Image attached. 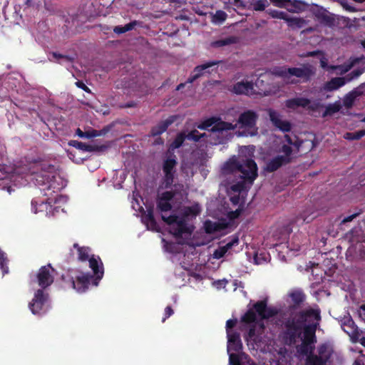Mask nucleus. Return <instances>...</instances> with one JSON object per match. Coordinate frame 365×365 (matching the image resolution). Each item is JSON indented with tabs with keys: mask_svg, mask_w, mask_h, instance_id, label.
<instances>
[{
	"mask_svg": "<svg viewBox=\"0 0 365 365\" xmlns=\"http://www.w3.org/2000/svg\"><path fill=\"white\" fill-rule=\"evenodd\" d=\"M342 329L352 339H359L362 332L360 331L350 316H346L341 321Z\"/></svg>",
	"mask_w": 365,
	"mask_h": 365,
	"instance_id": "nucleus-11",
	"label": "nucleus"
},
{
	"mask_svg": "<svg viewBox=\"0 0 365 365\" xmlns=\"http://www.w3.org/2000/svg\"><path fill=\"white\" fill-rule=\"evenodd\" d=\"M255 335V327H252V328H250V331H249V336L250 337H253Z\"/></svg>",
	"mask_w": 365,
	"mask_h": 365,
	"instance_id": "nucleus-60",
	"label": "nucleus"
},
{
	"mask_svg": "<svg viewBox=\"0 0 365 365\" xmlns=\"http://www.w3.org/2000/svg\"><path fill=\"white\" fill-rule=\"evenodd\" d=\"M173 311L170 307H167L165 308V314H166L167 317L171 316L173 314Z\"/></svg>",
	"mask_w": 365,
	"mask_h": 365,
	"instance_id": "nucleus-55",
	"label": "nucleus"
},
{
	"mask_svg": "<svg viewBox=\"0 0 365 365\" xmlns=\"http://www.w3.org/2000/svg\"><path fill=\"white\" fill-rule=\"evenodd\" d=\"M268 113L270 120L274 126L284 132L290 130L291 124L288 121L282 120L281 115L277 112L274 110L269 109Z\"/></svg>",
	"mask_w": 365,
	"mask_h": 365,
	"instance_id": "nucleus-15",
	"label": "nucleus"
},
{
	"mask_svg": "<svg viewBox=\"0 0 365 365\" xmlns=\"http://www.w3.org/2000/svg\"><path fill=\"white\" fill-rule=\"evenodd\" d=\"M215 125L211 128L212 132H227L234 130L237 128V123H232L222 120L221 118L215 117Z\"/></svg>",
	"mask_w": 365,
	"mask_h": 365,
	"instance_id": "nucleus-18",
	"label": "nucleus"
},
{
	"mask_svg": "<svg viewBox=\"0 0 365 365\" xmlns=\"http://www.w3.org/2000/svg\"><path fill=\"white\" fill-rule=\"evenodd\" d=\"M238 244V238L235 237L231 241L228 242L226 245L222 246L224 250H225V252H227L229 250H230L234 245Z\"/></svg>",
	"mask_w": 365,
	"mask_h": 365,
	"instance_id": "nucleus-44",
	"label": "nucleus"
},
{
	"mask_svg": "<svg viewBox=\"0 0 365 365\" xmlns=\"http://www.w3.org/2000/svg\"><path fill=\"white\" fill-rule=\"evenodd\" d=\"M204 227L207 233H214L215 232L219 231L222 229L220 224L207 220L204 224Z\"/></svg>",
	"mask_w": 365,
	"mask_h": 365,
	"instance_id": "nucleus-29",
	"label": "nucleus"
},
{
	"mask_svg": "<svg viewBox=\"0 0 365 365\" xmlns=\"http://www.w3.org/2000/svg\"><path fill=\"white\" fill-rule=\"evenodd\" d=\"M365 135V129L354 133H346L344 135V138L346 140H359Z\"/></svg>",
	"mask_w": 365,
	"mask_h": 365,
	"instance_id": "nucleus-33",
	"label": "nucleus"
},
{
	"mask_svg": "<svg viewBox=\"0 0 365 365\" xmlns=\"http://www.w3.org/2000/svg\"><path fill=\"white\" fill-rule=\"evenodd\" d=\"M289 296L295 304H300L304 300V294L299 290L292 292Z\"/></svg>",
	"mask_w": 365,
	"mask_h": 365,
	"instance_id": "nucleus-34",
	"label": "nucleus"
},
{
	"mask_svg": "<svg viewBox=\"0 0 365 365\" xmlns=\"http://www.w3.org/2000/svg\"><path fill=\"white\" fill-rule=\"evenodd\" d=\"M6 258L5 257V254L0 250V267L3 271V273L8 272V267L4 266V262H6Z\"/></svg>",
	"mask_w": 365,
	"mask_h": 365,
	"instance_id": "nucleus-42",
	"label": "nucleus"
},
{
	"mask_svg": "<svg viewBox=\"0 0 365 365\" xmlns=\"http://www.w3.org/2000/svg\"><path fill=\"white\" fill-rule=\"evenodd\" d=\"M237 43V38L235 36H228L222 38H220L216 41H213L210 43L212 48H217L225 46H227Z\"/></svg>",
	"mask_w": 365,
	"mask_h": 365,
	"instance_id": "nucleus-25",
	"label": "nucleus"
},
{
	"mask_svg": "<svg viewBox=\"0 0 365 365\" xmlns=\"http://www.w3.org/2000/svg\"><path fill=\"white\" fill-rule=\"evenodd\" d=\"M31 1H32V0H27V1H26V4H27V5H30V4H31Z\"/></svg>",
	"mask_w": 365,
	"mask_h": 365,
	"instance_id": "nucleus-63",
	"label": "nucleus"
},
{
	"mask_svg": "<svg viewBox=\"0 0 365 365\" xmlns=\"http://www.w3.org/2000/svg\"><path fill=\"white\" fill-rule=\"evenodd\" d=\"M258 325H259V327L260 329H263V324H262L259 323Z\"/></svg>",
	"mask_w": 365,
	"mask_h": 365,
	"instance_id": "nucleus-62",
	"label": "nucleus"
},
{
	"mask_svg": "<svg viewBox=\"0 0 365 365\" xmlns=\"http://www.w3.org/2000/svg\"><path fill=\"white\" fill-rule=\"evenodd\" d=\"M73 247L77 249L78 259L81 261L88 259L89 266L93 271L94 274L97 275V277L101 278L103 272L102 270V262L100 258H96L93 256L89 258L90 250L88 247H79L77 244H74Z\"/></svg>",
	"mask_w": 365,
	"mask_h": 365,
	"instance_id": "nucleus-8",
	"label": "nucleus"
},
{
	"mask_svg": "<svg viewBox=\"0 0 365 365\" xmlns=\"http://www.w3.org/2000/svg\"><path fill=\"white\" fill-rule=\"evenodd\" d=\"M320 319L319 311L309 309L304 312L295 314L286 323L284 340L287 344H292L297 339L302 344L297 346V352L307 356L314 355L312 351L315 341V331Z\"/></svg>",
	"mask_w": 365,
	"mask_h": 365,
	"instance_id": "nucleus-1",
	"label": "nucleus"
},
{
	"mask_svg": "<svg viewBox=\"0 0 365 365\" xmlns=\"http://www.w3.org/2000/svg\"><path fill=\"white\" fill-rule=\"evenodd\" d=\"M318 54H323V53L320 51H314L308 53L307 56H316Z\"/></svg>",
	"mask_w": 365,
	"mask_h": 365,
	"instance_id": "nucleus-58",
	"label": "nucleus"
},
{
	"mask_svg": "<svg viewBox=\"0 0 365 365\" xmlns=\"http://www.w3.org/2000/svg\"><path fill=\"white\" fill-rule=\"evenodd\" d=\"M362 345L365 346V334H361L360 338L358 339Z\"/></svg>",
	"mask_w": 365,
	"mask_h": 365,
	"instance_id": "nucleus-59",
	"label": "nucleus"
},
{
	"mask_svg": "<svg viewBox=\"0 0 365 365\" xmlns=\"http://www.w3.org/2000/svg\"><path fill=\"white\" fill-rule=\"evenodd\" d=\"M358 215V214H354V215H351L350 216H348L346 217H345L344 220H343V222H351L354 218H355L356 216Z\"/></svg>",
	"mask_w": 365,
	"mask_h": 365,
	"instance_id": "nucleus-53",
	"label": "nucleus"
},
{
	"mask_svg": "<svg viewBox=\"0 0 365 365\" xmlns=\"http://www.w3.org/2000/svg\"><path fill=\"white\" fill-rule=\"evenodd\" d=\"M286 140L289 145H284L282 147V152L283 155H279L276 156L275 158L270 160L267 165L266 170L269 172H272L278 169L280 166L284 164H286L290 160V155L292 154V150L290 146L292 144L291 138L287 135H285Z\"/></svg>",
	"mask_w": 365,
	"mask_h": 365,
	"instance_id": "nucleus-7",
	"label": "nucleus"
},
{
	"mask_svg": "<svg viewBox=\"0 0 365 365\" xmlns=\"http://www.w3.org/2000/svg\"><path fill=\"white\" fill-rule=\"evenodd\" d=\"M227 352L240 351L242 347L240 336L235 333H231L230 331H227Z\"/></svg>",
	"mask_w": 365,
	"mask_h": 365,
	"instance_id": "nucleus-22",
	"label": "nucleus"
},
{
	"mask_svg": "<svg viewBox=\"0 0 365 365\" xmlns=\"http://www.w3.org/2000/svg\"><path fill=\"white\" fill-rule=\"evenodd\" d=\"M320 65L323 68L330 69V66L327 65V59L324 56L320 58Z\"/></svg>",
	"mask_w": 365,
	"mask_h": 365,
	"instance_id": "nucleus-51",
	"label": "nucleus"
},
{
	"mask_svg": "<svg viewBox=\"0 0 365 365\" xmlns=\"http://www.w3.org/2000/svg\"><path fill=\"white\" fill-rule=\"evenodd\" d=\"M176 158L173 155H170L165 160L163 163V172L167 185L173 182L174 168L176 165Z\"/></svg>",
	"mask_w": 365,
	"mask_h": 365,
	"instance_id": "nucleus-13",
	"label": "nucleus"
},
{
	"mask_svg": "<svg viewBox=\"0 0 365 365\" xmlns=\"http://www.w3.org/2000/svg\"><path fill=\"white\" fill-rule=\"evenodd\" d=\"M232 91L236 94L252 96L255 94L254 84L249 81L238 82L233 86Z\"/></svg>",
	"mask_w": 365,
	"mask_h": 365,
	"instance_id": "nucleus-16",
	"label": "nucleus"
},
{
	"mask_svg": "<svg viewBox=\"0 0 365 365\" xmlns=\"http://www.w3.org/2000/svg\"><path fill=\"white\" fill-rule=\"evenodd\" d=\"M314 69L311 66H303L299 68L278 67L273 69L272 73L282 78L286 83H297V78L305 81L314 74Z\"/></svg>",
	"mask_w": 365,
	"mask_h": 365,
	"instance_id": "nucleus-4",
	"label": "nucleus"
},
{
	"mask_svg": "<svg viewBox=\"0 0 365 365\" xmlns=\"http://www.w3.org/2000/svg\"><path fill=\"white\" fill-rule=\"evenodd\" d=\"M341 106L340 103L336 102L332 104H329L326 107V110L323 113L322 116L325 117L327 115H331L340 110Z\"/></svg>",
	"mask_w": 365,
	"mask_h": 365,
	"instance_id": "nucleus-30",
	"label": "nucleus"
},
{
	"mask_svg": "<svg viewBox=\"0 0 365 365\" xmlns=\"http://www.w3.org/2000/svg\"><path fill=\"white\" fill-rule=\"evenodd\" d=\"M136 21L130 22L125 26H118L114 27L113 31L116 34H120L132 30L136 25Z\"/></svg>",
	"mask_w": 365,
	"mask_h": 365,
	"instance_id": "nucleus-32",
	"label": "nucleus"
},
{
	"mask_svg": "<svg viewBox=\"0 0 365 365\" xmlns=\"http://www.w3.org/2000/svg\"><path fill=\"white\" fill-rule=\"evenodd\" d=\"M354 65V62L352 61L349 63H345L341 66H330V69L331 70H337L338 74L342 75L348 72Z\"/></svg>",
	"mask_w": 365,
	"mask_h": 365,
	"instance_id": "nucleus-31",
	"label": "nucleus"
},
{
	"mask_svg": "<svg viewBox=\"0 0 365 365\" xmlns=\"http://www.w3.org/2000/svg\"><path fill=\"white\" fill-rule=\"evenodd\" d=\"M185 138H186V135L185 133H179L176 136L175 140L173 141V143L171 145L172 148L175 149V148H180L182 145Z\"/></svg>",
	"mask_w": 365,
	"mask_h": 365,
	"instance_id": "nucleus-38",
	"label": "nucleus"
},
{
	"mask_svg": "<svg viewBox=\"0 0 365 365\" xmlns=\"http://www.w3.org/2000/svg\"><path fill=\"white\" fill-rule=\"evenodd\" d=\"M268 5L267 0H258L252 4L253 9L255 11H264Z\"/></svg>",
	"mask_w": 365,
	"mask_h": 365,
	"instance_id": "nucleus-39",
	"label": "nucleus"
},
{
	"mask_svg": "<svg viewBox=\"0 0 365 365\" xmlns=\"http://www.w3.org/2000/svg\"><path fill=\"white\" fill-rule=\"evenodd\" d=\"M53 269L50 264L42 267L37 274L38 285L46 288L51 285L53 282Z\"/></svg>",
	"mask_w": 365,
	"mask_h": 365,
	"instance_id": "nucleus-10",
	"label": "nucleus"
},
{
	"mask_svg": "<svg viewBox=\"0 0 365 365\" xmlns=\"http://www.w3.org/2000/svg\"><path fill=\"white\" fill-rule=\"evenodd\" d=\"M183 86V84H180L178 86V90L181 88V87Z\"/></svg>",
	"mask_w": 365,
	"mask_h": 365,
	"instance_id": "nucleus-64",
	"label": "nucleus"
},
{
	"mask_svg": "<svg viewBox=\"0 0 365 365\" xmlns=\"http://www.w3.org/2000/svg\"><path fill=\"white\" fill-rule=\"evenodd\" d=\"M220 61H212L196 66L193 72L192 73L190 77L187 79V82L192 83L194 81L202 76L205 73H210L209 68H210L212 66L218 65Z\"/></svg>",
	"mask_w": 365,
	"mask_h": 365,
	"instance_id": "nucleus-14",
	"label": "nucleus"
},
{
	"mask_svg": "<svg viewBox=\"0 0 365 365\" xmlns=\"http://www.w3.org/2000/svg\"><path fill=\"white\" fill-rule=\"evenodd\" d=\"M362 73V70H354L351 73L347 75L345 78H346L347 82H349L351 80L358 78Z\"/></svg>",
	"mask_w": 365,
	"mask_h": 365,
	"instance_id": "nucleus-43",
	"label": "nucleus"
},
{
	"mask_svg": "<svg viewBox=\"0 0 365 365\" xmlns=\"http://www.w3.org/2000/svg\"><path fill=\"white\" fill-rule=\"evenodd\" d=\"M236 324V320L229 319L227 321L226 323V327L227 331H229L230 329L232 328Z\"/></svg>",
	"mask_w": 365,
	"mask_h": 365,
	"instance_id": "nucleus-52",
	"label": "nucleus"
},
{
	"mask_svg": "<svg viewBox=\"0 0 365 365\" xmlns=\"http://www.w3.org/2000/svg\"><path fill=\"white\" fill-rule=\"evenodd\" d=\"M52 56L56 58V60H58L59 58L65 59L66 61H71V58L68 56H62L59 53H57L56 52L51 53Z\"/></svg>",
	"mask_w": 365,
	"mask_h": 365,
	"instance_id": "nucleus-47",
	"label": "nucleus"
},
{
	"mask_svg": "<svg viewBox=\"0 0 365 365\" xmlns=\"http://www.w3.org/2000/svg\"><path fill=\"white\" fill-rule=\"evenodd\" d=\"M227 14L221 10L217 11L212 16V21L215 24H221L227 19Z\"/></svg>",
	"mask_w": 365,
	"mask_h": 365,
	"instance_id": "nucleus-35",
	"label": "nucleus"
},
{
	"mask_svg": "<svg viewBox=\"0 0 365 365\" xmlns=\"http://www.w3.org/2000/svg\"><path fill=\"white\" fill-rule=\"evenodd\" d=\"M215 122L216 121H215V117H212L198 124L197 127L201 130H207L210 127H214Z\"/></svg>",
	"mask_w": 365,
	"mask_h": 365,
	"instance_id": "nucleus-37",
	"label": "nucleus"
},
{
	"mask_svg": "<svg viewBox=\"0 0 365 365\" xmlns=\"http://www.w3.org/2000/svg\"><path fill=\"white\" fill-rule=\"evenodd\" d=\"M258 115L252 110H246L242 113L237 120V125L240 128H245L246 131L244 133H239L238 135L255 136L258 133V128L256 126V122Z\"/></svg>",
	"mask_w": 365,
	"mask_h": 365,
	"instance_id": "nucleus-5",
	"label": "nucleus"
},
{
	"mask_svg": "<svg viewBox=\"0 0 365 365\" xmlns=\"http://www.w3.org/2000/svg\"><path fill=\"white\" fill-rule=\"evenodd\" d=\"M230 200L234 205H237L240 202V197L238 196H232L230 197Z\"/></svg>",
	"mask_w": 365,
	"mask_h": 365,
	"instance_id": "nucleus-54",
	"label": "nucleus"
},
{
	"mask_svg": "<svg viewBox=\"0 0 365 365\" xmlns=\"http://www.w3.org/2000/svg\"><path fill=\"white\" fill-rule=\"evenodd\" d=\"M264 78H265V76H260L259 78H258L256 80L255 83L254 85L255 88V94L268 96L271 93V91L269 89H267L264 87V82H265V81L264 79Z\"/></svg>",
	"mask_w": 365,
	"mask_h": 365,
	"instance_id": "nucleus-26",
	"label": "nucleus"
},
{
	"mask_svg": "<svg viewBox=\"0 0 365 365\" xmlns=\"http://www.w3.org/2000/svg\"><path fill=\"white\" fill-rule=\"evenodd\" d=\"M346 83L347 81L345 77L333 78L324 84V89L327 91H334L344 86Z\"/></svg>",
	"mask_w": 365,
	"mask_h": 365,
	"instance_id": "nucleus-24",
	"label": "nucleus"
},
{
	"mask_svg": "<svg viewBox=\"0 0 365 365\" xmlns=\"http://www.w3.org/2000/svg\"><path fill=\"white\" fill-rule=\"evenodd\" d=\"M255 152L253 145L243 146L240 150V157L242 159L238 161L236 158H230L225 163L222 168L224 174H240L245 180L251 185L257 176V168L255 161L252 159Z\"/></svg>",
	"mask_w": 365,
	"mask_h": 365,
	"instance_id": "nucleus-2",
	"label": "nucleus"
},
{
	"mask_svg": "<svg viewBox=\"0 0 365 365\" xmlns=\"http://www.w3.org/2000/svg\"><path fill=\"white\" fill-rule=\"evenodd\" d=\"M46 299V297L44 295L43 292L41 289L37 290L32 302L29 305L33 314H35L39 312Z\"/></svg>",
	"mask_w": 365,
	"mask_h": 365,
	"instance_id": "nucleus-21",
	"label": "nucleus"
},
{
	"mask_svg": "<svg viewBox=\"0 0 365 365\" xmlns=\"http://www.w3.org/2000/svg\"><path fill=\"white\" fill-rule=\"evenodd\" d=\"M245 187H246L245 182L243 181V182H239L236 184L231 185L230 190H231V191H232L234 192H240L242 190H244Z\"/></svg>",
	"mask_w": 365,
	"mask_h": 365,
	"instance_id": "nucleus-41",
	"label": "nucleus"
},
{
	"mask_svg": "<svg viewBox=\"0 0 365 365\" xmlns=\"http://www.w3.org/2000/svg\"><path fill=\"white\" fill-rule=\"evenodd\" d=\"M91 278V277L88 274H82L78 277L76 282H71L73 288L78 292H84L88 287Z\"/></svg>",
	"mask_w": 365,
	"mask_h": 365,
	"instance_id": "nucleus-23",
	"label": "nucleus"
},
{
	"mask_svg": "<svg viewBox=\"0 0 365 365\" xmlns=\"http://www.w3.org/2000/svg\"><path fill=\"white\" fill-rule=\"evenodd\" d=\"M77 134L79 137L81 138H85V132H83L82 130H81L79 128L77 129Z\"/></svg>",
	"mask_w": 365,
	"mask_h": 365,
	"instance_id": "nucleus-61",
	"label": "nucleus"
},
{
	"mask_svg": "<svg viewBox=\"0 0 365 365\" xmlns=\"http://www.w3.org/2000/svg\"><path fill=\"white\" fill-rule=\"evenodd\" d=\"M173 118H170L165 120V121L160 123L158 126L155 127L152 130L153 135H158L165 132L168 127L173 123Z\"/></svg>",
	"mask_w": 365,
	"mask_h": 365,
	"instance_id": "nucleus-28",
	"label": "nucleus"
},
{
	"mask_svg": "<svg viewBox=\"0 0 365 365\" xmlns=\"http://www.w3.org/2000/svg\"><path fill=\"white\" fill-rule=\"evenodd\" d=\"M76 144H77V145H76L77 148L82 149V150H87V146L84 143L78 142Z\"/></svg>",
	"mask_w": 365,
	"mask_h": 365,
	"instance_id": "nucleus-57",
	"label": "nucleus"
},
{
	"mask_svg": "<svg viewBox=\"0 0 365 365\" xmlns=\"http://www.w3.org/2000/svg\"><path fill=\"white\" fill-rule=\"evenodd\" d=\"M269 14L273 17L276 19H283L286 21L288 15L284 12L277 10H272L269 11Z\"/></svg>",
	"mask_w": 365,
	"mask_h": 365,
	"instance_id": "nucleus-40",
	"label": "nucleus"
},
{
	"mask_svg": "<svg viewBox=\"0 0 365 365\" xmlns=\"http://www.w3.org/2000/svg\"><path fill=\"white\" fill-rule=\"evenodd\" d=\"M342 6L347 11H355V9L352 6H349L346 3H342Z\"/></svg>",
	"mask_w": 365,
	"mask_h": 365,
	"instance_id": "nucleus-56",
	"label": "nucleus"
},
{
	"mask_svg": "<svg viewBox=\"0 0 365 365\" xmlns=\"http://www.w3.org/2000/svg\"><path fill=\"white\" fill-rule=\"evenodd\" d=\"M364 88H365V83H363L361 86H359L358 88L354 89L351 92L347 93L344 96V100H343L344 106L347 108H351L353 106L355 99L358 96H360L361 95H362L364 93Z\"/></svg>",
	"mask_w": 365,
	"mask_h": 365,
	"instance_id": "nucleus-19",
	"label": "nucleus"
},
{
	"mask_svg": "<svg viewBox=\"0 0 365 365\" xmlns=\"http://www.w3.org/2000/svg\"><path fill=\"white\" fill-rule=\"evenodd\" d=\"M332 354L331 348L322 344L318 348V355H310L306 359V365H325Z\"/></svg>",
	"mask_w": 365,
	"mask_h": 365,
	"instance_id": "nucleus-9",
	"label": "nucleus"
},
{
	"mask_svg": "<svg viewBox=\"0 0 365 365\" xmlns=\"http://www.w3.org/2000/svg\"><path fill=\"white\" fill-rule=\"evenodd\" d=\"M98 135H99V133L97 130L85 132V138H91L96 137Z\"/></svg>",
	"mask_w": 365,
	"mask_h": 365,
	"instance_id": "nucleus-49",
	"label": "nucleus"
},
{
	"mask_svg": "<svg viewBox=\"0 0 365 365\" xmlns=\"http://www.w3.org/2000/svg\"><path fill=\"white\" fill-rule=\"evenodd\" d=\"M285 106L292 110H295L299 107H308L311 110H316L318 107L321 106L320 103H314L310 105V101L305 98H294L286 101Z\"/></svg>",
	"mask_w": 365,
	"mask_h": 365,
	"instance_id": "nucleus-12",
	"label": "nucleus"
},
{
	"mask_svg": "<svg viewBox=\"0 0 365 365\" xmlns=\"http://www.w3.org/2000/svg\"><path fill=\"white\" fill-rule=\"evenodd\" d=\"M185 135L187 139L197 142L200 140V138L205 136V133H200L197 130H193Z\"/></svg>",
	"mask_w": 365,
	"mask_h": 365,
	"instance_id": "nucleus-36",
	"label": "nucleus"
},
{
	"mask_svg": "<svg viewBox=\"0 0 365 365\" xmlns=\"http://www.w3.org/2000/svg\"><path fill=\"white\" fill-rule=\"evenodd\" d=\"M225 250H224V248L222 246H220L219 248L215 250L213 253V257L215 259H220L222 257L225 255Z\"/></svg>",
	"mask_w": 365,
	"mask_h": 365,
	"instance_id": "nucleus-45",
	"label": "nucleus"
},
{
	"mask_svg": "<svg viewBox=\"0 0 365 365\" xmlns=\"http://www.w3.org/2000/svg\"><path fill=\"white\" fill-rule=\"evenodd\" d=\"M270 1L276 6L285 8L292 13H298L300 11L298 5L299 2L295 0H270Z\"/></svg>",
	"mask_w": 365,
	"mask_h": 365,
	"instance_id": "nucleus-20",
	"label": "nucleus"
},
{
	"mask_svg": "<svg viewBox=\"0 0 365 365\" xmlns=\"http://www.w3.org/2000/svg\"><path fill=\"white\" fill-rule=\"evenodd\" d=\"M286 22L287 25L293 29L303 28L307 24V21L303 18L290 17L289 16L286 19Z\"/></svg>",
	"mask_w": 365,
	"mask_h": 365,
	"instance_id": "nucleus-27",
	"label": "nucleus"
},
{
	"mask_svg": "<svg viewBox=\"0 0 365 365\" xmlns=\"http://www.w3.org/2000/svg\"><path fill=\"white\" fill-rule=\"evenodd\" d=\"M201 207L195 203L191 206L184 207L180 210V215H162L163 220L168 224L169 232L176 237L190 235L192 227L187 223L186 218L195 217L200 214Z\"/></svg>",
	"mask_w": 365,
	"mask_h": 365,
	"instance_id": "nucleus-3",
	"label": "nucleus"
},
{
	"mask_svg": "<svg viewBox=\"0 0 365 365\" xmlns=\"http://www.w3.org/2000/svg\"><path fill=\"white\" fill-rule=\"evenodd\" d=\"M76 85L77 87L83 89V91H85L86 92H88V93H90L91 91L90 89L85 85V83L82 81H77L76 82Z\"/></svg>",
	"mask_w": 365,
	"mask_h": 365,
	"instance_id": "nucleus-50",
	"label": "nucleus"
},
{
	"mask_svg": "<svg viewBox=\"0 0 365 365\" xmlns=\"http://www.w3.org/2000/svg\"><path fill=\"white\" fill-rule=\"evenodd\" d=\"M358 314L359 317L365 322V304H363L359 307Z\"/></svg>",
	"mask_w": 365,
	"mask_h": 365,
	"instance_id": "nucleus-48",
	"label": "nucleus"
},
{
	"mask_svg": "<svg viewBox=\"0 0 365 365\" xmlns=\"http://www.w3.org/2000/svg\"><path fill=\"white\" fill-rule=\"evenodd\" d=\"M228 354L230 364L231 365H240L237 355L234 353H232L231 351H230V353Z\"/></svg>",
	"mask_w": 365,
	"mask_h": 365,
	"instance_id": "nucleus-46",
	"label": "nucleus"
},
{
	"mask_svg": "<svg viewBox=\"0 0 365 365\" xmlns=\"http://www.w3.org/2000/svg\"><path fill=\"white\" fill-rule=\"evenodd\" d=\"M255 309L257 314L253 310H249L242 317V321L247 323H254L257 321V317L261 319H268L277 313V310L274 308L267 307L266 302L261 301L255 305Z\"/></svg>",
	"mask_w": 365,
	"mask_h": 365,
	"instance_id": "nucleus-6",
	"label": "nucleus"
},
{
	"mask_svg": "<svg viewBox=\"0 0 365 365\" xmlns=\"http://www.w3.org/2000/svg\"><path fill=\"white\" fill-rule=\"evenodd\" d=\"M174 195L170 192H165L159 197L158 207L161 212H166L171 209L173 203Z\"/></svg>",
	"mask_w": 365,
	"mask_h": 365,
	"instance_id": "nucleus-17",
	"label": "nucleus"
}]
</instances>
